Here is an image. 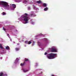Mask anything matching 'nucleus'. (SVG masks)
Returning <instances> with one entry per match:
<instances>
[{
	"label": "nucleus",
	"instance_id": "nucleus-1",
	"mask_svg": "<svg viewBox=\"0 0 76 76\" xmlns=\"http://www.w3.org/2000/svg\"><path fill=\"white\" fill-rule=\"evenodd\" d=\"M12 7L11 8L9 7V5L7 3L3 1H0V6H3L5 7V9H7L9 10H14L16 6L15 4H12L11 5Z\"/></svg>",
	"mask_w": 76,
	"mask_h": 76
},
{
	"label": "nucleus",
	"instance_id": "nucleus-2",
	"mask_svg": "<svg viewBox=\"0 0 76 76\" xmlns=\"http://www.w3.org/2000/svg\"><path fill=\"white\" fill-rule=\"evenodd\" d=\"M28 15L27 13H25L24 15L23 16V18L24 21L26 22L25 23H28V21L29 20V17L28 16Z\"/></svg>",
	"mask_w": 76,
	"mask_h": 76
},
{
	"label": "nucleus",
	"instance_id": "nucleus-3",
	"mask_svg": "<svg viewBox=\"0 0 76 76\" xmlns=\"http://www.w3.org/2000/svg\"><path fill=\"white\" fill-rule=\"evenodd\" d=\"M55 56H56V54L51 53L49 54L47 57L49 59H52V58H54Z\"/></svg>",
	"mask_w": 76,
	"mask_h": 76
},
{
	"label": "nucleus",
	"instance_id": "nucleus-4",
	"mask_svg": "<svg viewBox=\"0 0 76 76\" xmlns=\"http://www.w3.org/2000/svg\"><path fill=\"white\" fill-rule=\"evenodd\" d=\"M7 75L6 73L3 72H1L0 73V76H7Z\"/></svg>",
	"mask_w": 76,
	"mask_h": 76
},
{
	"label": "nucleus",
	"instance_id": "nucleus-5",
	"mask_svg": "<svg viewBox=\"0 0 76 76\" xmlns=\"http://www.w3.org/2000/svg\"><path fill=\"white\" fill-rule=\"evenodd\" d=\"M57 50L55 49L54 48H52L51 50V52L52 53L56 52H57Z\"/></svg>",
	"mask_w": 76,
	"mask_h": 76
},
{
	"label": "nucleus",
	"instance_id": "nucleus-6",
	"mask_svg": "<svg viewBox=\"0 0 76 76\" xmlns=\"http://www.w3.org/2000/svg\"><path fill=\"white\" fill-rule=\"evenodd\" d=\"M18 60H19V59L18 58H16L14 63V64H17L18 63Z\"/></svg>",
	"mask_w": 76,
	"mask_h": 76
},
{
	"label": "nucleus",
	"instance_id": "nucleus-7",
	"mask_svg": "<svg viewBox=\"0 0 76 76\" xmlns=\"http://www.w3.org/2000/svg\"><path fill=\"white\" fill-rule=\"evenodd\" d=\"M13 27V26H8V28H9L10 29V30H12L11 28H12Z\"/></svg>",
	"mask_w": 76,
	"mask_h": 76
},
{
	"label": "nucleus",
	"instance_id": "nucleus-8",
	"mask_svg": "<svg viewBox=\"0 0 76 76\" xmlns=\"http://www.w3.org/2000/svg\"><path fill=\"white\" fill-rule=\"evenodd\" d=\"M37 3H38V4H39V3H42V1H41L39 0L37 1Z\"/></svg>",
	"mask_w": 76,
	"mask_h": 76
},
{
	"label": "nucleus",
	"instance_id": "nucleus-9",
	"mask_svg": "<svg viewBox=\"0 0 76 76\" xmlns=\"http://www.w3.org/2000/svg\"><path fill=\"white\" fill-rule=\"evenodd\" d=\"M5 48L6 49V50H10V48L8 46L6 47H5Z\"/></svg>",
	"mask_w": 76,
	"mask_h": 76
},
{
	"label": "nucleus",
	"instance_id": "nucleus-10",
	"mask_svg": "<svg viewBox=\"0 0 76 76\" xmlns=\"http://www.w3.org/2000/svg\"><path fill=\"white\" fill-rule=\"evenodd\" d=\"M29 61V59L26 58H25L24 60V61L25 62L26 61Z\"/></svg>",
	"mask_w": 76,
	"mask_h": 76
},
{
	"label": "nucleus",
	"instance_id": "nucleus-11",
	"mask_svg": "<svg viewBox=\"0 0 76 76\" xmlns=\"http://www.w3.org/2000/svg\"><path fill=\"white\" fill-rule=\"evenodd\" d=\"M25 63H26V62L24 61L23 64L21 63L20 64V66H23V65H24V64H25Z\"/></svg>",
	"mask_w": 76,
	"mask_h": 76
},
{
	"label": "nucleus",
	"instance_id": "nucleus-12",
	"mask_svg": "<svg viewBox=\"0 0 76 76\" xmlns=\"http://www.w3.org/2000/svg\"><path fill=\"white\" fill-rule=\"evenodd\" d=\"M48 10V7L45 8L44 9V10H45V11H47V10Z\"/></svg>",
	"mask_w": 76,
	"mask_h": 76
},
{
	"label": "nucleus",
	"instance_id": "nucleus-13",
	"mask_svg": "<svg viewBox=\"0 0 76 76\" xmlns=\"http://www.w3.org/2000/svg\"><path fill=\"white\" fill-rule=\"evenodd\" d=\"M23 71L24 72H25V73L26 72H28V71H29V70H25V69H23Z\"/></svg>",
	"mask_w": 76,
	"mask_h": 76
},
{
	"label": "nucleus",
	"instance_id": "nucleus-14",
	"mask_svg": "<svg viewBox=\"0 0 76 76\" xmlns=\"http://www.w3.org/2000/svg\"><path fill=\"white\" fill-rule=\"evenodd\" d=\"M14 1L17 3H19V0H14Z\"/></svg>",
	"mask_w": 76,
	"mask_h": 76
},
{
	"label": "nucleus",
	"instance_id": "nucleus-15",
	"mask_svg": "<svg viewBox=\"0 0 76 76\" xmlns=\"http://www.w3.org/2000/svg\"><path fill=\"white\" fill-rule=\"evenodd\" d=\"M27 2H27V1H26V0H24L23 3H25V4H26Z\"/></svg>",
	"mask_w": 76,
	"mask_h": 76
},
{
	"label": "nucleus",
	"instance_id": "nucleus-16",
	"mask_svg": "<svg viewBox=\"0 0 76 76\" xmlns=\"http://www.w3.org/2000/svg\"><path fill=\"white\" fill-rule=\"evenodd\" d=\"M0 48H1V49H3V47H2V45L1 44H0Z\"/></svg>",
	"mask_w": 76,
	"mask_h": 76
},
{
	"label": "nucleus",
	"instance_id": "nucleus-17",
	"mask_svg": "<svg viewBox=\"0 0 76 76\" xmlns=\"http://www.w3.org/2000/svg\"><path fill=\"white\" fill-rule=\"evenodd\" d=\"M15 50L17 51H19V48H15Z\"/></svg>",
	"mask_w": 76,
	"mask_h": 76
},
{
	"label": "nucleus",
	"instance_id": "nucleus-18",
	"mask_svg": "<svg viewBox=\"0 0 76 76\" xmlns=\"http://www.w3.org/2000/svg\"><path fill=\"white\" fill-rule=\"evenodd\" d=\"M43 6L44 7H46L47 6V4L46 3H44L43 4Z\"/></svg>",
	"mask_w": 76,
	"mask_h": 76
},
{
	"label": "nucleus",
	"instance_id": "nucleus-19",
	"mask_svg": "<svg viewBox=\"0 0 76 76\" xmlns=\"http://www.w3.org/2000/svg\"><path fill=\"white\" fill-rule=\"evenodd\" d=\"M7 36H8V37H9V38H10V36H9V34H8L7 33Z\"/></svg>",
	"mask_w": 76,
	"mask_h": 76
},
{
	"label": "nucleus",
	"instance_id": "nucleus-20",
	"mask_svg": "<svg viewBox=\"0 0 76 76\" xmlns=\"http://www.w3.org/2000/svg\"><path fill=\"white\" fill-rule=\"evenodd\" d=\"M6 15V14L5 12H3L2 13V15Z\"/></svg>",
	"mask_w": 76,
	"mask_h": 76
},
{
	"label": "nucleus",
	"instance_id": "nucleus-21",
	"mask_svg": "<svg viewBox=\"0 0 76 76\" xmlns=\"http://www.w3.org/2000/svg\"><path fill=\"white\" fill-rule=\"evenodd\" d=\"M32 43V42L31 41L28 42V44H31Z\"/></svg>",
	"mask_w": 76,
	"mask_h": 76
},
{
	"label": "nucleus",
	"instance_id": "nucleus-22",
	"mask_svg": "<svg viewBox=\"0 0 76 76\" xmlns=\"http://www.w3.org/2000/svg\"><path fill=\"white\" fill-rule=\"evenodd\" d=\"M30 16H34V14H31L29 15Z\"/></svg>",
	"mask_w": 76,
	"mask_h": 76
},
{
	"label": "nucleus",
	"instance_id": "nucleus-23",
	"mask_svg": "<svg viewBox=\"0 0 76 76\" xmlns=\"http://www.w3.org/2000/svg\"><path fill=\"white\" fill-rule=\"evenodd\" d=\"M25 42L26 44H28V41H26Z\"/></svg>",
	"mask_w": 76,
	"mask_h": 76
},
{
	"label": "nucleus",
	"instance_id": "nucleus-24",
	"mask_svg": "<svg viewBox=\"0 0 76 76\" xmlns=\"http://www.w3.org/2000/svg\"><path fill=\"white\" fill-rule=\"evenodd\" d=\"M15 32H18L17 30H16V29H15Z\"/></svg>",
	"mask_w": 76,
	"mask_h": 76
},
{
	"label": "nucleus",
	"instance_id": "nucleus-25",
	"mask_svg": "<svg viewBox=\"0 0 76 76\" xmlns=\"http://www.w3.org/2000/svg\"><path fill=\"white\" fill-rule=\"evenodd\" d=\"M47 53L46 52L45 53V55H47Z\"/></svg>",
	"mask_w": 76,
	"mask_h": 76
},
{
	"label": "nucleus",
	"instance_id": "nucleus-26",
	"mask_svg": "<svg viewBox=\"0 0 76 76\" xmlns=\"http://www.w3.org/2000/svg\"><path fill=\"white\" fill-rule=\"evenodd\" d=\"M2 27V25L0 24V28Z\"/></svg>",
	"mask_w": 76,
	"mask_h": 76
},
{
	"label": "nucleus",
	"instance_id": "nucleus-27",
	"mask_svg": "<svg viewBox=\"0 0 76 76\" xmlns=\"http://www.w3.org/2000/svg\"><path fill=\"white\" fill-rule=\"evenodd\" d=\"M2 58H3V57H1L0 58V59H1V60Z\"/></svg>",
	"mask_w": 76,
	"mask_h": 76
},
{
	"label": "nucleus",
	"instance_id": "nucleus-28",
	"mask_svg": "<svg viewBox=\"0 0 76 76\" xmlns=\"http://www.w3.org/2000/svg\"><path fill=\"white\" fill-rule=\"evenodd\" d=\"M33 8H34V9H35V7L34 6H33Z\"/></svg>",
	"mask_w": 76,
	"mask_h": 76
},
{
	"label": "nucleus",
	"instance_id": "nucleus-29",
	"mask_svg": "<svg viewBox=\"0 0 76 76\" xmlns=\"http://www.w3.org/2000/svg\"><path fill=\"white\" fill-rule=\"evenodd\" d=\"M3 29L4 31H5V30H6V29L4 28H3Z\"/></svg>",
	"mask_w": 76,
	"mask_h": 76
},
{
	"label": "nucleus",
	"instance_id": "nucleus-30",
	"mask_svg": "<svg viewBox=\"0 0 76 76\" xmlns=\"http://www.w3.org/2000/svg\"><path fill=\"white\" fill-rule=\"evenodd\" d=\"M17 45H19V43H18L17 44Z\"/></svg>",
	"mask_w": 76,
	"mask_h": 76
},
{
	"label": "nucleus",
	"instance_id": "nucleus-31",
	"mask_svg": "<svg viewBox=\"0 0 76 76\" xmlns=\"http://www.w3.org/2000/svg\"><path fill=\"white\" fill-rule=\"evenodd\" d=\"M20 1H22V0H20Z\"/></svg>",
	"mask_w": 76,
	"mask_h": 76
},
{
	"label": "nucleus",
	"instance_id": "nucleus-32",
	"mask_svg": "<svg viewBox=\"0 0 76 76\" xmlns=\"http://www.w3.org/2000/svg\"><path fill=\"white\" fill-rule=\"evenodd\" d=\"M13 42V43H14V44H15V42Z\"/></svg>",
	"mask_w": 76,
	"mask_h": 76
},
{
	"label": "nucleus",
	"instance_id": "nucleus-33",
	"mask_svg": "<svg viewBox=\"0 0 76 76\" xmlns=\"http://www.w3.org/2000/svg\"><path fill=\"white\" fill-rule=\"evenodd\" d=\"M10 41H12V39H10Z\"/></svg>",
	"mask_w": 76,
	"mask_h": 76
},
{
	"label": "nucleus",
	"instance_id": "nucleus-34",
	"mask_svg": "<svg viewBox=\"0 0 76 76\" xmlns=\"http://www.w3.org/2000/svg\"><path fill=\"white\" fill-rule=\"evenodd\" d=\"M17 13L18 14V12H17Z\"/></svg>",
	"mask_w": 76,
	"mask_h": 76
},
{
	"label": "nucleus",
	"instance_id": "nucleus-35",
	"mask_svg": "<svg viewBox=\"0 0 76 76\" xmlns=\"http://www.w3.org/2000/svg\"><path fill=\"white\" fill-rule=\"evenodd\" d=\"M18 19V20L19 19V18Z\"/></svg>",
	"mask_w": 76,
	"mask_h": 76
}]
</instances>
